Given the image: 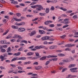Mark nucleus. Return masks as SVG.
<instances>
[{"instance_id":"6ab92c4d","label":"nucleus","mask_w":78,"mask_h":78,"mask_svg":"<svg viewBox=\"0 0 78 78\" xmlns=\"http://www.w3.org/2000/svg\"><path fill=\"white\" fill-rule=\"evenodd\" d=\"M41 68H42V66H39L37 67H35L36 70H39L40 69H41Z\"/></svg>"},{"instance_id":"a211bd4d","label":"nucleus","mask_w":78,"mask_h":78,"mask_svg":"<svg viewBox=\"0 0 78 78\" xmlns=\"http://www.w3.org/2000/svg\"><path fill=\"white\" fill-rule=\"evenodd\" d=\"M49 10L50 9H49V8H46L45 9V12L47 14H48V13L49 12Z\"/></svg>"},{"instance_id":"ea45409f","label":"nucleus","mask_w":78,"mask_h":78,"mask_svg":"<svg viewBox=\"0 0 78 78\" xmlns=\"http://www.w3.org/2000/svg\"><path fill=\"white\" fill-rule=\"evenodd\" d=\"M0 31L1 33H3V32H4V30L2 28H0Z\"/></svg>"},{"instance_id":"5fc2aeb1","label":"nucleus","mask_w":78,"mask_h":78,"mask_svg":"<svg viewBox=\"0 0 78 78\" xmlns=\"http://www.w3.org/2000/svg\"><path fill=\"white\" fill-rule=\"evenodd\" d=\"M7 54L8 55H13V53L11 52H9Z\"/></svg>"},{"instance_id":"79ce46f5","label":"nucleus","mask_w":78,"mask_h":78,"mask_svg":"<svg viewBox=\"0 0 78 78\" xmlns=\"http://www.w3.org/2000/svg\"><path fill=\"white\" fill-rule=\"evenodd\" d=\"M77 15H75L73 17V18L74 19H76L77 18Z\"/></svg>"},{"instance_id":"864d4df0","label":"nucleus","mask_w":78,"mask_h":78,"mask_svg":"<svg viewBox=\"0 0 78 78\" xmlns=\"http://www.w3.org/2000/svg\"><path fill=\"white\" fill-rule=\"evenodd\" d=\"M18 69L19 70H22V69H23V68H22V67H20V66H18Z\"/></svg>"},{"instance_id":"0eeeda50","label":"nucleus","mask_w":78,"mask_h":78,"mask_svg":"<svg viewBox=\"0 0 78 78\" xmlns=\"http://www.w3.org/2000/svg\"><path fill=\"white\" fill-rule=\"evenodd\" d=\"M14 0H10V2L11 1H12L11 2V3L14 4V5H17V4H18V3H17V2L14 1Z\"/></svg>"},{"instance_id":"e2e57ef3","label":"nucleus","mask_w":78,"mask_h":78,"mask_svg":"<svg viewBox=\"0 0 78 78\" xmlns=\"http://www.w3.org/2000/svg\"><path fill=\"white\" fill-rule=\"evenodd\" d=\"M56 52H58L59 53H60V52H62V50H57L56 51Z\"/></svg>"},{"instance_id":"e433bc0d","label":"nucleus","mask_w":78,"mask_h":78,"mask_svg":"<svg viewBox=\"0 0 78 78\" xmlns=\"http://www.w3.org/2000/svg\"><path fill=\"white\" fill-rule=\"evenodd\" d=\"M40 48H46V47H45L44 46H42V45H41L40 46Z\"/></svg>"},{"instance_id":"dca6fc26","label":"nucleus","mask_w":78,"mask_h":78,"mask_svg":"<svg viewBox=\"0 0 78 78\" xmlns=\"http://www.w3.org/2000/svg\"><path fill=\"white\" fill-rule=\"evenodd\" d=\"M75 66H76V65L75 64H70L69 65V68H72V67H75Z\"/></svg>"},{"instance_id":"1a4fd4ad","label":"nucleus","mask_w":78,"mask_h":78,"mask_svg":"<svg viewBox=\"0 0 78 78\" xmlns=\"http://www.w3.org/2000/svg\"><path fill=\"white\" fill-rule=\"evenodd\" d=\"M39 33L41 34H45V31L44 30H39Z\"/></svg>"},{"instance_id":"f257e3e1","label":"nucleus","mask_w":78,"mask_h":78,"mask_svg":"<svg viewBox=\"0 0 78 78\" xmlns=\"http://www.w3.org/2000/svg\"><path fill=\"white\" fill-rule=\"evenodd\" d=\"M56 57H58L57 55H49L47 56L43 57L42 58H40V59H46L47 58H56Z\"/></svg>"},{"instance_id":"5701e85b","label":"nucleus","mask_w":78,"mask_h":78,"mask_svg":"<svg viewBox=\"0 0 78 78\" xmlns=\"http://www.w3.org/2000/svg\"><path fill=\"white\" fill-rule=\"evenodd\" d=\"M20 55V52H18L16 53H15L14 54V55L15 56H19Z\"/></svg>"},{"instance_id":"4c0bfd02","label":"nucleus","mask_w":78,"mask_h":78,"mask_svg":"<svg viewBox=\"0 0 78 78\" xmlns=\"http://www.w3.org/2000/svg\"><path fill=\"white\" fill-rule=\"evenodd\" d=\"M43 44L44 45H47L48 44V42L47 41H44L43 42Z\"/></svg>"},{"instance_id":"37998d69","label":"nucleus","mask_w":78,"mask_h":78,"mask_svg":"<svg viewBox=\"0 0 78 78\" xmlns=\"http://www.w3.org/2000/svg\"><path fill=\"white\" fill-rule=\"evenodd\" d=\"M65 51H71V49L69 48H66L65 49Z\"/></svg>"},{"instance_id":"774afa93","label":"nucleus","mask_w":78,"mask_h":78,"mask_svg":"<svg viewBox=\"0 0 78 78\" xmlns=\"http://www.w3.org/2000/svg\"><path fill=\"white\" fill-rule=\"evenodd\" d=\"M33 64H35V65H38V62H35L33 63Z\"/></svg>"},{"instance_id":"a878e982","label":"nucleus","mask_w":78,"mask_h":78,"mask_svg":"<svg viewBox=\"0 0 78 78\" xmlns=\"http://www.w3.org/2000/svg\"><path fill=\"white\" fill-rule=\"evenodd\" d=\"M58 60L57 59H50L49 61H56Z\"/></svg>"},{"instance_id":"423d86ee","label":"nucleus","mask_w":78,"mask_h":78,"mask_svg":"<svg viewBox=\"0 0 78 78\" xmlns=\"http://www.w3.org/2000/svg\"><path fill=\"white\" fill-rule=\"evenodd\" d=\"M71 61L72 60L71 59H66L65 60H63L62 61L65 62H70V61Z\"/></svg>"},{"instance_id":"72a5a7b5","label":"nucleus","mask_w":78,"mask_h":78,"mask_svg":"<svg viewBox=\"0 0 78 78\" xmlns=\"http://www.w3.org/2000/svg\"><path fill=\"white\" fill-rule=\"evenodd\" d=\"M50 61H48L46 62L45 65H46V66H47L48 64H50Z\"/></svg>"},{"instance_id":"f8f14e48","label":"nucleus","mask_w":78,"mask_h":78,"mask_svg":"<svg viewBox=\"0 0 78 78\" xmlns=\"http://www.w3.org/2000/svg\"><path fill=\"white\" fill-rule=\"evenodd\" d=\"M34 54V52H29L27 54V56H31Z\"/></svg>"},{"instance_id":"c85d7f7f","label":"nucleus","mask_w":78,"mask_h":78,"mask_svg":"<svg viewBox=\"0 0 78 78\" xmlns=\"http://www.w3.org/2000/svg\"><path fill=\"white\" fill-rule=\"evenodd\" d=\"M51 11H54L55 10V7L54 6H51L50 9Z\"/></svg>"},{"instance_id":"aec40b11","label":"nucleus","mask_w":78,"mask_h":78,"mask_svg":"<svg viewBox=\"0 0 78 78\" xmlns=\"http://www.w3.org/2000/svg\"><path fill=\"white\" fill-rule=\"evenodd\" d=\"M45 14L46 13H40L39 14L41 16H45Z\"/></svg>"},{"instance_id":"0e129e2a","label":"nucleus","mask_w":78,"mask_h":78,"mask_svg":"<svg viewBox=\"0 0 78 78\" xmlns=\"http://www.w3.org/2000/svg\"><path fill=\"white\" fill-rule=\"evenodd\" d=\"M0 59H4L3 56L2 55H1L0 56Z\"/></svg>"},{"instance_id":"603ef678","label":"nucleus","mask_w":78,"mask_h":78,"mask_svg":"<svg viewBox=\"0 0 78 78\" xmlns=\"http://www.w3.org/2000/svg\"><path fill=\"white\" fill-rule=\"evenodd\" d=\"M36 4V2H33L31 3L30 4V5H35V4Z\"/></svg>"},{"instance_id":"a18cd8bd","label":"nucleus","mask_w":78,"mask_h":78,"mask_svg":"<svg viewBox=\"0 0 78 78\" xmlns=\"http://www.w3.org/2000/svg\"><path fill=\"white\" fill-rule=\"evenodd\" d=\"M35 48H36V49H40V46H35Z\"/></svg>"},{"instance_id":"69168bd1","label":"nucleus","mask_w":78,"mask_h":78,"mask_svg":"<svg viewBox=\"0 0 78 78\" xmlns=\"http://www.w3.org/2000/svg\"><path fill=\"white\" fill-rule=\"evenodd\" d=\"M11 42H14L15 41V39H12L11 40Z\"/></svg>"},{"instance_id":"6e6d98bb","label":"nucleus","mask_w":78,"mask_h":78,"mask_svg":"<svg viewBox=\"0 0 78 78\" xmlns=\"http://www.w3.org/2000/svg\"><path fill=\"white\" fill-rule=\"evenodd\" d=\"M57 2H58L57 0H53V3H55Z\"/></svg>"},{"instance_id":"2f4dec72","label":"nucleus","mask_w":78,"mask_h":78,"mask_svg":"<svg viewBox=\"0 0 78 78\" xmlns=\"http://www.w3.org/2000/svg\"><path fill=\"white\" fill-rule=\"evenodd\" d=\"M1 52L2 53H5V51H6V50H5V49L4 48H1Z\"/></svg>"},{"instance_id":"bb28decb","label":"nucleus","mask_w":78,"mask_h":78,"mask_svg":"<svg viewBox=\"0 0 78 78\" xmlns=\"http://www.w3.org/2000/svg\"><path fill=\"white\" fill-rule=\"evenodd\" d=\"M66 47H71V44H68L65 46Z\"/></svg>"},{"instance_id":"f3484780","label":"nucleus","mask_w":78,"mask_h":78,"mask_svg":"<svg viewBox=\"0 0 78 78\" xmlns=\"http://www.w3.org/2000/svg\"><path fill=\"white\" fill-rule=\"evenodd\" d=\"M13 59H26L25 57H22L20 58H17V57H15Z\"/></svg>"},{"instance_id":"a19ab883","label":"nucleus","mask_w":78,"mask_h":78,"mask_svg":"<svg viewBox=\"0 0 78 78\" xmlns=\"http://www.w3.org/2000/svg\"><path fill=\"white\" fill-rule=\"evenodd\" d=\"M18 36H19V35H15L13 37V38L14 39L17 38H18Z\"/></svg>"},{"instance_id":"680f3d73","label":"nucleus","mask_w":78,"mask_h":78,"mask_svg":"<svg viewBox=\"0 0 78 78\" xmlns=\"http://www.w3.org/2000/svg\"><path fill=\"white\" fill-rule=\"evenodd\" d=\"M14 72V70H11V71H9L8 72L9 73H12V72Z\"/></svg>"},{"instance_id":"c9c22d12","label":"nucleus","mask_w":78,"mask_h":78,"mask_svg":"<svg viewBox=\"0 0 78 78\" xmlns=\"http://www.w3.org/2000/svg\"><path fill=\"white\" fill-rule=\"evenodd\" d=\"M18 39H20V40H22V39H23V37H21V36H18Z\"/></svg>"},{"instance_id":"3c124183","label":"nucleus","mask_w":78,"mask_h":78,"mask_svg":"<svg viewBox=\"0 0 78 78\" xmlns=\"http://www.w3.org/2000/svg\"><path fill=\"white\" fill-rule=\"evenodd\" d=\"M10 66H12V67H16V65L14 64H11Z\"/></svg>"},{"instance_id":"49530a36","label":"nucleus","mask_w":78,"mask_h":78,"mask_svg":"<svg viewBox=\"0 0 78 78\" xmlns=\"http://www.w3.org/2000/svg\"><path fill=\"white\" fill-rule=\"evenodd\" d=\"M37 6V7H38V8H42V6L41 5H36Z\"/></svg>"},{"instance_id":"b1692460","label":"nucleus","mask_w":78,"mask_h":78,"mask_svg":"<svg viewBox=\"0 0 78 78\" xmlns=\"http://www.w3.org/2000/svg\"><path fill=\"white\" fill-rule=\"evenodd\" d=\"M35 55L37 57H38V58H40L41 57L39 56V54L37 52H35Z\"/></svg>"},{"instance_id":"de8ad7c7","label":"nucleus","mask_w":78,"mask_h":78,"mask_svg":"<svg viewBox=\"0 0 78 78\" xmlns=\"http://www.w3.org/2000/svg\"><path fill=\"white\" fill-rule=\"evenodd\" d=\"M66 35H64L61 36H60V37L61 38H62V39H64V38L65 37H66Z\"/></svg>"},{"instance_id":"338daca9","label":"nucleus","mask_w":78,"mask_h":78,"mask_svg":"<svg viewBox=\"0 0 78 78\" xmlns=\"http://www.w3.org/2000/svg\"><path fill=\"white\" fill-rule=\"evenodd\" d=\"M37 11H41V8H37L36 9Z\"/></svg>"},{"instance_id":"f03ea898","label":"nucleus","mask_w":78,"mask_h":78,"mask_svg":"<svg viewBox=\"0 0 78 78\" xmlns=\"http://www.w3.org/2000/svg\"><path fill=\"white\" fill-rule=\"evenodd\" d=\"M78 68H71L70 69V70L71 71V72H73V73H74V72H78V71L76 70H77Z\"/></svg>"},{"instance_id":"bf43d9fd","label":"nucleus","mask_w":78,"mask_h":78,"mask_svg":"<svg viewBox=\"0 0 78 78\" xmlns=\"http://www.w3.org/2000/svg\"><path fill=\"white\" fill-rule=\"evenodd\" d=\"M8 33V31H6V32L3 34V36L4 35H6V34L7 33Z\"/></svg>"},{"instance_id":"cd10ccee","label":"nucleus","mask_w":78,"mask_h":78,"mask_svg":"<svg viewBox=\"0 0 78 78\" xmlns=\"http://www.w3.org/2000/svg\"><path fill=\"white\" fill-rule=\"evenodd\" d=\"M16 15L18 17H19L20 16H21V14L20 13H17L16 14Z\"/></svg>"},{"instance_id":"ddd939ff","label":"nucleus","mask_w":78,"mask_h":78,"mask_svg":"<svg viewBox=\"0 0 78 78\" xmlns=\"http://www.w3.org/2000/svg\"><path fill=\"white\" fill-rule=\"evenodd\" d=\"M50 49H52L56 48V46H52L50 47Z\"/></svg>"},{"instance_id":"7c9ffc66","label":"nucleus","mask_w":78,"mask_h":78,"mask_svg":"<svg viewBox=\"0 0 78 78\" xmlns=\"http://www.w3.org/2000/svg\"><path fill=\"white\" fill-rule=\"evenodd\" d=\"M14 19L15 20H16V21H22V20L16 19V18H14Z\"/></svg>"},{"instance_id":"9d476101","label":"nucleus","mask_w":78,"mask_h":78,"mask_svg":"<svg viewBox=\"0 0 78 78\" xmlns=\"http://www.w3.org/2000/svg\"><path fill=\"white\" fill-rule=\"evenodd\" d=\"M53 22V21H46L44 23L45 25H49L50 24V23H52Z\"/></svg>"},{"instance_id":"20e7f679","label":"nucleus","mask_w":78,"mask_h":78,"mask_svg":"<svg viewBox=\"0 0 78 78\" xmlns=\"http://www.w3.org/2000/svg\"><path fill=\"white\" fill-rule=\"evenodd\" d=\"M25 28L22 27H20L18 28V31H19V32H23V31H25Z\"/></svg>"},{"instance_id":"9b49d317","label":"nucleus","mask_w":78,"mask_h":78,"mask_svg":"<svg viewBox=\"0 0 78 78\" xmlns=\"http://www.w3.org/2000/svg\"><path fill=\"white\" fill-rule=\"evenodd\" d=\"M25 59H12L11 60V62H13V61H16V60H25Z\"/></svg>"},{"instance_id":"39448f33","label":"nucleus","mask_w":78,"mask_h":78,"mask_svg":"<svg viewBox=\"0 0 78 78\" xmlns=\"http://www.w3.org/2000/svg\"><path fill=\"white\" fill-rule=\"evenodd\" d=\"M36 33V31L34 30V31H32L30 34H29V35L30 36H33L34 35V34H35Z\"/></svg>"},{"instance_id":"473e14b6","label":"nucleus","mask_w":78,"mask_h":78,"mask_svg":"<svg viewBox=\"0 0 78 78\" xmlns=\"http://www.w3.org/2000/svg\"><path fill=\"white\" fill-rule=\"evenodd\" d=\"M12 28L14 29H17L18 28V27L15 26H12Z\"/></svg>"},{"instance_id":"393cba45","label":"nucleus","mask_w":78,"mask_h":78,"mask_svg":"<svg viewBox=\"0 0 78 78\" xmlns=\"http://www.w3.org/2000/svg\"><path fill=\"white\" fill-rule=\"evenodd\" d=\"M58 55L59 56H65V55L63 54H58Z\"/></svg>"},{"instance_id":"2eb2a0df","label":"nucleus","mask_w":78,"mask_h":78,"mask_svg":"<svg viewBox=\"0 0 78 78\" xmlns=\"http://www.w3.org/2000/svg\"><path fill=\"white\" fill-rule=\"evenodd\" d=\"M70 21H68L66 20H64V24H68V23H69Z\"/></svg>"},{"instance_id":"c03bdc74","label":"nucleus","mask_w":78,"mask_h":78,"mask_svg":"<svg viewBox=\"0 0 78 78\" xmlns=\"http://www.w3.org/2000/svg\"><path fill=\"white\" fill-rule=\"evenodd\" d=\"M25 72V71L19 70L18 71V73H23V72Z\"/></svg>"},{"instance_id":"13d9d810","label":"nucleus","mask_w":78,"mask_h":78,"mask_svg":"<svg viewBox=\"0 0 78 78\" xmlns=\"http://www.w3.org/2000/svg\"><path fill=\"white\" fill-rule=\"evenodd\" d=\"M20 5H21V6H25V4L23 3L20 4Z\"/></svg>"},{"instance_id":"4d7b16f0","label":"nucleus","mask_w":78,"mask_h":78,"mask_svg":"<svg viewBox=\"0 0 78 78\" xmlns=\"http://www.w3.org/2000/svg\"><path fill=\"white\" fill-rule=\"evenodd\" d=\"M57 27H61V26H62V24H57Z\"/></svg>"},{"instance_id":"09e8293b","label":"nucleus","mask_w":78,"mask_h":78,"mask_svg":"<svg viewBox=\"0 0 78 78\" xmlns=\"http://www.w3.org/2000/svg\"><path fill=\"white\" fill-rule=\"evenodd\" d=\"M55 27V25L52 24H50L49 25V27Z\"/></svg>"},{"instance_id":"052dcab7","label":"nucleus","mask_w":78,"mask_h":78,"mask_svg":"<svg viewBox=\"0 0 78 78\" xmlns=\"http://www.w3.org/2000/svg\"><path fill=\"white\" fill-rule=\"evenodd\" d=\"M4 18H5V19H9V16H4Z\"/></svg>"},{"instance_id":"7ed1b4c3","label":"nucleus","mask_w":78,"mask_h":78,"mask_svg":"<svg viewBox=\"0 0 78 78\" xmlns=\"http://www.w3.org/2000/svg\"><path fill=\"white\" fill-rule=\"evenodd\" d=\"M50 37L48 36H46L44 37H42L41 39L43 41H45V40H49Z\"/></svg>"},{"instance_id":"f704fd0d","label":"nucleus","mask_w":78,"mask_h":78,"mask_svg":"<svg viewBox=\"0 0 78 78\" xmlns=\"http://www.w3.org/2000/svg\"><path fill=\"white\" fill-rule=\"evenodd\" d=\"M26 16L27 17H33V15H27Z\"/></svg>"},{"instance_id":"c756f323","label":"nucleus","mask_w":78,"mask_h":78,"mask_svg":"<svg viewBox=\"0 0 78 78\" xmlns=\"http://www.w3.org/2000/svg\"><path fill=\"white\" fill-rule=\"evenodd\" d=\"M23 46H22L20 48H19L18 49V51H22L23 50Z\"/></svg>"},{"instance_id":"58836bf2","label":"nucleus","mask_w":78,"mask_h":78,"mask_svg":"<svg viewBox=\"0 0 78 78\" xmlns=\"http://www.w3.org/2000/svg\"><path fill=\"white\" fill-rule=\"evenodd\" d=\"M31 8H33L34 9L35 8H36L37 7V5H33L32 6H31Z\"/></svg>"},{"instance_id":"6e6552de","label":"nucleus","mask_w":78,"mask_h":78,"mask_svg":"<svg viewBox=\"0 0 78 78\" xmlns=\"http://www.w3.org/2000/svg\"><path fill=\"white\" fill-rule=\"evenodd\" d=\"M1 43L3 44H10V43L9 42H7L6 41H2Z\"/></svg>"},{"instance_id":"8fccbe9b","label":"nucleus","mask_w":78,"mask_h":78,"mask_svg":"<svg viewBox=\"0 0 78 78\" xmlns=\"http://www.w3.org/2000/svg\"><path fill=\"white\" fill-rule=\"evenodd\" d=\"M72 12V10H69L66 12V13H71Z\"/></svg>"},{"instance_id":"412c9836","label":"nucleus","mask_w":78,"mask_h":78,"mask_svg":"<svg viewBox=\"0 0 78 78\" xmlns=\"http://www.w3.org/2000/svg\"><path fill=\"white\" fill-rule=\"evenodd\" d=\"M20 43H25V44H27L28 43V41L25 40H22L20 41Z\"/></svg>"},{"instance_id":"4468645a","label":"nucleus","mask_w":78,"mask_h":78,"mask_svg":"<svg viewBox=\"0 0 78 78\" xmlns=\"http://www.w3.org/2000/svg\"><path fill=\"white\" fill-rule=\"evenodd\" d=\"M11 48L10 47H9L7 49V53H9V52H11Z\"/></svg>"},{"instance_id":"4be33fe9","label":"nucleus","mask_w":78,"mask_h":78,"mask_svg":"<svg viewBox=\"0 0 78 78\" xmlns=\"http://www.w3.org/2000/svg\"><path fill=\"white\" fill-rule=\"evenodd\" d=\"M61 10H62L64 11H67V9H63V7H60L59 8Z\"/></svg>"}]
</instances>
